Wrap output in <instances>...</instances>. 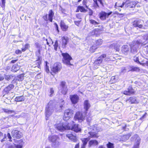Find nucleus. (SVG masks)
Instances as JSON below:
<instances>
[{"label":"nucleus","instance_id":"nucleus-53","mask_svg":"<svg viewBox=\"0 0 148 148\" xmlns=\"http://www.w3.org/2000/svg\"><path fill=\"white\" fill-rule=\"evenodd\" d=\"M87 3V0H84L83 1V4L84 5H85L86 7L88 8V6L86 5V3Z\"/></svg>","mask_w":148,"mask_h":148},{"label":"nucleus","instance_id":"nucleus-38","mask_svg":"<svg viewBox=\"0 0 148 148\" xmlns=\"http://www.w3.org/2000/svg\"><path fill=\"white\" fill-rule=\"evenodd\" d=\"M22 145H15L14 146L11 145L10 146L9 148H22Z\"/></svg>","mask_w":148,"mask_h":148},{"label":"nucleus","instance_id":"nucleus-13","mask_svg":"<svg viewBox=\"0 0 148 148\" xmlns=\"http://www.w3.org/2000/svg\"><path fill=\"white\" fill-rule=\"evenodd\" d=\"M73 134H74V133L73 132L69 133L66 134V136L73 142H76L77 141V139L76 137V136L74 135Z\"/></svg>","mask_w":148,"mask_h":148},{"label":"nucleus","instance_id":"nucleus-9","mask_svg":"<svg viewBox=\"0 0 148 148\" xmlns=\"http://www.w3.org/2000/svg\"><path fill=\"white\" fill-rule=\"evenodd\" d=\"M62 68L61 64L59 62L55 63L53 66L51 71L55 73H56L60 71Z\"/></svg>","mask_w":148,"mask_h":148},{"label":"nucleus","instance_id":"nucleus-60","mask_svg":"<svg viewBox=\"0 0 148 148\" xmlns=\"http://www.w3.org/2000/svg\"><path fill=\"white\" fill-rule=\"evenodd\" d=\"M87 121L88 122H90L91 120V117L90 116H88L87 117Z\"/></svg>","mask_w":148,"mask_h":148},{"label":"nucleus","instance_id":"nucleus-18","mask_svg":"<svg viewBox=\"0 0 148 148\" xmlns=\"http://www.w3.org/2000/svg\"><path fill=\"white\" fill-rule=\"evenodd\" d=\"M84 108L85 110V115H86L87 113V111L90 106V104L89 101L87 100H86L84 103Z\"/></svg>","mask_w":148,"mask_h":148},{"label":"nucleus","instance_id":"nucleus-21","mask_svg":"<svg viewBox=\"0 0 148 148\" xmlns=\"http://www.w3.org/2000/svg\"><path fill=\"white\" fill-rule=\"evenodd\" d=\"M60 26L62 30L64 31H67L69 27L68 26L66 25L65 23L62 21L60 22Z\"/></svg>","mask_w":148,"mask_h":148},{"label":"nucleus","instance_id":"nucleus-59","mask_svg":"<svg viewBox=\"0 0 148 148\" xmlns=\"http://www.w3.org/2000/svg\"><path fill=\"white\" fill-rule=\"evenodd\" d=\"M27 115V114L24 113H22L20 115V116L21 117H25Z\"/></svg>","mask_w":148,"mask_h":148},{"label":"nucleus","instance_id":"nucleus-47","mask_svg":"<svg viewBox=\"0 0 148 148\" xmlns=\"http://www.w3.org/2000/svg\"><path fill=\"white\" fill-rule=\"evenodd\" d=\"M40 49H38L37 51L36 52V54L38 58V59H39L40 57Z\"/></svg>","mask_w":148,"mask_h":148},{"label":"nucleus","instance_id":"nucleus-61","mask_svg":"<svg viewBox=\"0 0 148 148\" xmlns=\"http://www.w3.org/2000/svg\"><path fill=\"white\" fill-rule=\"evenodd\" d=\"M15 53L16 54H21L22 53L21 51L19 50H16L15 51Z\"/></svg>","mask_w":148,"mask_h":148},{"label":"nucleus","instance_id":"nucleus-12","mask_svg":"<svg viewBox=\"0 0 148 148\" xmlns=\"http://www.w3.org/2000/svg\"><path fill=\"white\" fill-rule=\"evenodd\" d=\"M112 12H110L108 13H107L105 12H102L99 14L100 18L102 20H105L107 17L112 14Z\"/></svg>","mask_w":148,"mask_h":148},{"label":"nucleus","instance_id":"nucleus-52","mask_svg":"<svg viewBox=\"0 0 148 148\" xmlns=\"http://www.w3.org/2000/svg\"><path fill=\"white\" fill-rule=\"evenodd\" d=\"M50 92L51 93L50 95V96L51 97L54 93V90L52 88H51L50 89Z\"/></svg>","mask_w":148,"mask_h":148},{"label":"nucleus","instance_id":"nucleus-8","mask_svg":"<svg viewBox=\"0 0 148 148\" xmlns=\"http://www.w3.org/2000/svg\"><path fill=\"white\" fill-rule=\"evenodd\" d=\"M86 115H85V112L83 114L79 112H77L74 117V119L78 121L79 122H82L84 119Z\"/></svg>","mask_w":148,"mask_h":148},{"label":"nucleus","instance_id":"nucleus-54","mask_svg":"<svg viewBox=\"0 0 148 148\" xmlns=\"http://www.w3.org/2000/svg\"><path fill=\"white\" fill-rule=\"evenodd\" d=\"M36 48H37L38 49H40L42 48V47H41L40 45L38 43H36Z\"/></svg>","mask_w":148,"mask_h":148},{"label":"nucleus","instance_id":"nucleus-63","mask_svg":"<svg viewBox=\"0 0 148 148\" xmlns=\"http://www.w3.org/2000/svg\"><path fill=\"white\" fill-rule=\"evenodd\" d=\"M29 45L28 44H26L25 45L24 47L27 50V49L29 48Z\"/></svg>","mask_w":148,"mask_h":148},{"label":"nucleus","instance_id":"nucleus-23","mask_svg":"<svg viewBox=\"0 0 148 148\" xmlns=\"http://www.w3.org/2000/svg\"><path fill=\"white\" fill-rule=\"evenodd\" d=\"M90 137L86 138H83L82 139L83 144L81 148H85V146L87 144L88 142L90 140Z\"/></svg>","mask_w":148,"mask_h":148},{"label":"nucleus","instance_id":"nucleus-24","mask_svg":"<svg viewBox=\"0 0 148 148\" xmlns=\"http://www.w3.org/2000/svg\"><path fill=\"white\" fill-rule=\"evenodd\" d=\"M14 86L13 84H10L7 87L4 88V91L5 92V93L7 94L9 93L10 90H11L14 88Z\"/></svg>","mask_w":148,"mask_h":148},{"label":"nucleus","instance_id":"nucleus-49","mask_svg":"<svg viewBox=\"0 0 148 148\" xmlns=\"http://www.w3.org/2000/svg\"><path fill=\"white\" fill-rule=\"evenodd\" d=\"M90 22L91 23L95 25H97L98 24V22H97L95 20H90Z\"/></svg>","mask_w":148,"mask_h":148},{"label":"nucleus","instance_id":"nucleus-55","mask_svg":"<svg viewBox=\"0 0 148 148\" xmlns=\"http://www.w3.org/2000/svg\"><path fill=\"white\" fill-rule=\"evenodd\" d=\"M36 61L37 66H37L38 68H39L40 67V64H41V62L40 61L38 60H37Z\"/></svg>","mask_w":148,"mask_h":148},{"label":"nucleus","instance_id":"nucleus-27","mask_svg":"<svg viewBox=\"0 0 148 148\" xmlns=\"http://www.w3.org/2000/svg\"><path fill=\"white\" fill-rule=\"evenodd\" d=\"M25 99L24 96L22 95L16 97L15 99V101L18 102H21L23 101Z\"/></svg>","mask_w":148,"mask_h":148},{"label":"nucleus","instance_id":"nucleus-17","mask_svg":"<svg viewBox=\"0 0 148 148\" xmlns=\"http://www.w3.org/2000/svg\"><path fill=\"white\" fill-rule=\"evenodd\" d=\"M70 98L72 103L73 104H76L78 102L79 97L77 95H70Z\"/></svg>","mask_w":148,"mask_h":148},{"label":"nucleus","instance_id":"nucleus-46","mask_svg":"<svg viewBox=\"0 0 148 148\" xmlns=\"http://www.w3.org/2000/svg\"><path fill=\"white\" fill-rule=\"evenodd\" d=\"M97 48V47L95 45L92 46L90 48L91 51L92 52H94L95 50Z\"/></svg>","mask_w":148,"mask_h":148},{"label":"nucleus","instance_id":"nucleus-20","mask_svg":"<svg viewBox=\"0 0 148 148\" xmlns=\"http://www.w3.org/2000/svg\"><path fill=\"white\" fill-rule=\"evenodd\" d=\"M106 57V55L104 54L101 55L99 57L98 59L95 62V64H98L101 63L103 60L102 58H105Z\"/></svg>","mask_w":148,"mask_h":148},{"label":"nucleus","instance_id":"nucleus-32","mask_svg":"<svg viewBox=\"0 0 148 148\" xmlns=\"http://www.w3.org/2000/svg\"><path fill=\"white\" fill-rule=\"evenodd\" d=\"M130 134H128L127 135H124L122 137V140L123 141H125L128 139L131 136Z\"/></svg>","mask_w":148,"mask_h":148},{"label":"nucleus","instance_id":"nucleus-42","mask_svg":"<svg viewBox=\"0 0 148 148\" xmlns=\"http://www.w3.org/2000/svg\"><path fill=\"white\" fill-rule=\"evenodd\" d=\"M108 148H114V144L110 142H108L107 145Z\"/></svg>","mask_w":148,"mask_h":148},{"label":"nucleus","instance_id":"nucleus-45","mask_svg":"<svg viewBox=\"0 0 148 148\" xmlns=\"http://www.w3.org/2000/svg\"><path fill=\"white\" fill-rule=\"evenodd\" d=\"M54 49L56 51H57V48L58 46V41L57 40H56L55 42L54 45Z\"/></svg>","mask_w":148,"mask_h":148},{"label":"nucleus","instance_id":"nucleus-10","mask_svg":"<svg viewBox=\"0 0 148 148\" xmlns=\"http://www.w3.org/2000/svg\"><path fill=\"white\" fill-rule=\"evenodd\" d=\"M73 114V111L71 109H67L64 112V115L63 119L66 121L69 119Z\"/></svg>","mask_w":148,"mask_h":148},{"label":"nucleus","instance_id":"nucleus-34","mask_svg":"<svg viewBox=\"0 0 148 148\" xmlns=\"http://www.w3.org/2000/svg\"><path fill=\"white\" fill-rule=\"evenodd\" d=\"M121 72H120L121 73H125L129 71V68L127 69L125 68V67H122L121 68Z\"/></svg>","mask_w":148,"mask_h":148},{"label":"nucleus","instance_id":"nucleus-44","mask_svg":"<svg viewBox=\"0 0 148 148\" xmlns=\"http://www.w3.org/2000/svg\"><path fill=\"white\" fill-rule=\"evenodd\" d=\"M45 70L47 73H49V66H47V64L48 63L47 62H45Z\"/></svg>","mask_w":148,"mask_h":148},{"label":"nucleus","instance_id":"nucleus-11","mask_svg":"<svg viewBox=\"0 0 148 148\" xmlns=\"http://www.w3.org/2000/svg\"><path fill=\"white\" fill-rule=\"evenodd\" d=\"M125 6L127 8H133L135 6L136 2L134 0H126Z\"/></svg>","mask_w":148,"mask_h":148},{"label":"nucleus","instance_id":"nucleus-56","mask_svg":"<svg viewBox=\"0 0 148 148\" xmlns=\"http://www.w3.org/2000/svg\"><path fill=\"white\" fill-rule=\"evenodd\" d=\"M3 110L4 111V112H5L6 113H12V112L13 111H12L11 110H6L5 109H3Z\"/></svg>","mask_w":148,"mask_h":148},{"label":"nucleus","instance_id":"nucleus-50","mask_svg":"<svg viewBox=\"0 0 148 148\" xmlns=\"http://www.w3.org/2000/svg\"><path fill=\"white\" fill-rule=\"evenodd\" d=\"M133 26L134 27H138L137 20L134 21L132 23Z\"/></svg>","mask_w":148,"mask_h":148},{"label":"nucleus","instance_id":"nucleus-64","mask_svg":"<svg viewBox=\"0 0 148 148\" xmlns=\"http://www.w3.org/2000/svg\"><path fill=\"white\" fill-rule=\"evenodd\" d=\"M144 26L145 29H146L148 27V20L145 23Z\"/></svg>","mask_w":148,"mask_h":148},{"label":"nucleus","instance_id":"nucleus-16","mask_svg":"<svg viewBox=\"0 0 148 148\" xmlns=\"http://www.w3.org/2000/svg\"><path fill=\"white\" fill-rule=\"evenodd\" d=\"M135 93L134 89L131 86H129L127 88V90L124 91L123 93L126 95H130Z\"/></svg>","mask_w":148,"mask_h":148},{"label":"nucleus","instance_id":"nucleus-26","mask_svg":"<svg viewBox=\"0 0 148 148\" xmlns=\"http://www.w3.org/2000/svg\"><path fill=\"white\" fill-rule=\"evenodd\" d=\"M143 21L142 20H137L138 27L140 29H145V27L143 25Z\"/></svg>","mask_w":148,"mask_h":148},{"label":"nucleus","instance_id":"nucleus-48","mask_svg":"<svg viewBox=\"0 0 148 148\" xmlns=\"http://www.w3.org/2000/svg\"><path fill=\"white\" fill-rule=\"evenodd\" d=\"M114 46L115 49H116V51H119V47H120V45L119 44L118 45L116 44H114Z\"/></svg>","mask_w":148,"mask_h":148},{"label":"nucleus","instance_id":"nucleus-22","mask_svg":"<svg viewBox=\"0 0 148 148\" xmlns=\"http://www.w3.org/2000/svg\"><path fill=\"white\" fill-rule=\"evenodd\" d=\"M68 41V37H63L62 38V47L64 48L66 47V45L67 44Z\"/></svg>","mask_w":148,"mask_h":148},{"label":"nucleus","instance_id":"nucleus-57","mask_svg":"<svg viewBox=\"0 0 148 148\" xmlns=\"http://www.w3.org/2000/svg\"><path fill=\"white\" fill-rule=\"evenodd\" d=\"M88 9L89 10V12H88L90 16H92L93 13V11L90 8Z\"/></svg>","mask_w":148,"mask_h":148},{"label":"nucleus","instance_id":"nucleus-37","mask_svg":"<svg viewBox=\"0 0 148 148\" xmlns=\"http://www.w3.org/2000/svg\"><path fill=\"white\" fill-rule=\"evenodd\" d=\"M125 2H123L122 4L119 3L118 2H116L114 6L115 7V8H116V7L123 8L124 5H125Z\"/></svg>","mask_w":148,"mask_h":148},{"label":"nucleus","instance_id":"nucleus-40","mask_svg":"<svg viewBox=\"0 0 148 148\" xmlns=\"http://www.w3.org/2000/svg\"><path fill=\"white\" fill-rule=\"evenodd\" d=\"M78 8L81 12H85L87 11V10L85 9L83 6H79Z\"/></svg>","mask_w":148,"mask_h":148},{"label":"nucleus","instance_id":"nucleus-14","mask_svg":"<svg viewBox=\"0 0 148 148\" xmlns=\"http://www.w3.org/2000/svg\"><path fill=\"white\" fill-rule=\"evenodd\" d=\"M12 135L13 138H20L21 137L22 134L21 132L20 131L14 130L12 131Z\"/></svg>","mask_w":148,"mask_h":148},{"label":"nucleus","instance_id":"nucleus-5","mask_svg":"<svg viewBox=\"0 0 148 148\" xmlns=\"http://www.w3.org/2000/svg\"><path fill=\"white\" fill-rule=\"evenodd\" d=\"M140 42L137 40L133 42L130 47L131 52L133 54H135L137 52V49L138 47Z\"/></svg>","mask_w":148,"mask_h":148},{"label":"nucleus","instance_id":"nucleus-29","mask_svg":"<svg viewBox=\"0 0 148 148\" xmlns=\"http://www.w3.org/2000/svg\"><path fill=\"white\" fill-rule=\"evenodd\" d=\"M6 135L5 134H3V133L0 132V139H1V141L3 142L6 140Z\"/></svg>","mask_w":148,"mask_h":148},{"label":"nucleus","instance_id":"nucleus-4","mask_svg":"<svg viewBox=\"0 0 148 148\" xmlns=\"http://www.w3.org/2000/svg\"><path fill=\"white\" fill-rule=\"evenodd\" d=\"M62 55L63 58L62 61L64 64L69 66L72 65L70 63V60L72 58L68 53H62Z\"/></svg>","mask_w":148,"mask_h":148},{"label":"nucleus","instance_id":"nucleus-33","mask_svg":"<svg viewBox=\"0 0 148 148\" xmlns=\"http://www.w3.org/2000/svg\"><path fill=\"white\" fill-rule=\"evenodd\" d=\"M24 75H18L16 77V79L19 81H22L24 79Z\"/></svg>","mask_w":148,"mask_h":148},{"label":"nucleus","instance_id":"nucleus-31","mask_svg":"<svg viewBox=\"0 0 148 148\" xmlns=\"http://www.w3.org/2000/svg\"><path fill=\"white\" fill-rule=\"evenodd\" d=\"M129 71H138L139 69L138 68L134 67L132 66H130L128 67Z\"/></svg>","mask_w":148,"mask_h":148},{"label":"nucleus","instance_id":"nucleus-39","mask_svg":"<svg viewBox=\"0 0 148 148\" xmlns=\"http://www.w3.org/2000/svg\"><path fill=\"white\" fill-rule=\"evenodd\" d=\"M133 60L135 62L137 63H140V62L139 60L138 56V54H136L134 57Z\"/></svg>","mask_w":148,"mask_h":148},{"label":"nucleus","instance_id":"nucleus-28","mask_svg":"<svg viewBox=\"0 0 148 148\" xmlns=\"http://www.w3.org/2000/svg\"><path fill=\"white\" fill-rule=\"evenodd\" d=\"M98 144V142L96 140H90L88 143V146L90 147L92 145H97Z\"/></svg>","mask_w":148,"mask_h":148},{"label":"nucleus","instance_id":"nucleus-58","mask_svg":"<svg viewBox=\"0 0 148 148\" xmlns=\"http://www.w3.org/2000/svg\"><path fill=\"white\" fill-rule=\"evenodd\" d=\"M5 0H2V4L1 5V6L3 8L4 7L5 5Z\"/></svg>","mask_w":148,"mask_h":148},{"label":"nucleus","instance_id":"nucleus-2","mask_svg":"<svg viewBox=\"0 0 148 148\" xmlns=\"http://www.w3.org/2000/svg\"><path fill=\"white\" fill-rule=\"evenodd\" d=\"M53 102L52 101H50L48 103L45 108V114L46 119L48 120V118L52 113L53 112Z\"/></svg>","mask_w":148,"mask_h":148},{"label":"nucleus","instance_id":"nucleus-30","mask_svg":"<svg viewBox=\"0 0 148 148\" xmlns=\"http://www.w3.org/2000/svg\"><path fill=\"white\" fill-rule=\"evenodd\" d=\"M128 101L131 103H135L137 102L136 99L135 97H131L130 98Z\"/></svg>","mask_w":148,"mask_h":148},{"label":"nucleus","instance_id":"nucleus-7","mask_svg":"<svg viewBox=\"0 0 148 148\" xmlns=\"http://www.w3.org/2000/svg\"><path fill=\"white\" fill-rule=\"evenodd\" d=\"M66 82L64 81L62 82L58 88L59 91L63 95H66L68 89L66 85Z\"/></svg>","mask_w":148,"mask_h":148},{"label":"nucleus","instance_id":"nucleus-36","mask_svg":"<svg viewBox=\"0 0 148 148\" xmlns=\"http://www.w3.org/2000/svg\"><path fill=\"white\" fill-rule=\"evenodd\" d=\"M99 29H95L93 30L91 32H90L89 33V34L90 36L93 35L95 34H98V31H99Z\"/></svg>","mask_w":148,"mask_h":148},{"label":"nucleus","instance_id":"nucleus-41","mask_svg":"<svg viewBox=\"0 0 148 148\" xmlns=\"http://www.w3.org/2000/svg\"><path fill=\"white\" fill-rule=\"evenodd\" d=\"M102 43V40L101 39L97 40L96 42L95 45L97 46H99L101 45Z\"/></svg>","mask_w":148,"mask_h":148},{"label":"nucleus","instance_id":"nucleus-35","mask_svg":"<svg viewBox=\"0 0 148 148\" xmlns=\"http://www.w3.org/2000/svg\"><path fill=\"white\" fill-rule=\"evenodd\" d=\"M90 135V138H97L98 137V136L96 133H95L94 132H89Z\"/></svg>","mask_w":148,"mask_h":148},{"label":"nucleus","instance_id":"nucleus-51","mask_svg":"<svg viewBox=\"0 0 148 148\" xmlns=\"http://www.w3.org/2000/svg\"><path fill=\"white\" fill-rule=\"evenodd\" d=\"M116 76H112L110 80L112 81V82H116Z\"/></svg>","mask_w":148,"mask_h":148},{"label":"nucleus","instance_id":"nucleus-3","mask_svg":"<svg viewBox=\"0 0 148 148\" xmlns=\"http://www.w3.org/2000/svg\"><path fill=\"white\" fill-rule=\"evenodd\" d=\"M48 140L52 143V145L54 147H58L60 144L59 138L57 135H52L49 136Z\"/></svg>","mask_w":148,"mask_h":148},{"label":"nucleus","instance_id":"nucleus-62","mask_svg":"<svg viewBox=\"0 0 148 148\" xmlns=\"http://www.w3.org/2000/svg\"><path fill=\"white\" fill-rule=\"evenodd\" d=\"M54 25H55V28H56V30H57V31L58 32H59V29H58V25L56 23H54Z\"/></svg>","mask_w":148,"mask_h":148},{"label":"nucleus","instance_id":"nucleus-43","mask_svg":"<svg viewBox=\"0 0 148 148\" xmlns=\"http://www.w3.org/2000/svg\"><path fill=\"white\" fill-rule=\"evenodd\" d=\"M94 2V7L95 8H99V5L98 4L97 1V0H93Z\"/></svg>","mask_w":148,"mask_h":148},{"label":"nucleus","instance_id":"nucleus-19","mask_svg":"<svg viewBox=\"0 0 148 148\" xmlns=\"http://www.w3.org/2000/svg\"><path fill=\"white\" fill-rule=\"evenodd\" d=\"M130 47L127 45H124L122 47V51L124 54H127L130 50Z\"/></svg>","mask_w":148,"mask_h":148},{"label":"nucleus","instance_id":"nucleus-15","mask_svg":"<svg viewBox=\"0 0 148 148\" xmlns=\"http://www.w3.org/2000/svg\"><path fill=\"white\" fill-rule=\"evenodd\" d=\"M134 138H136L135 143L133 148H139V145L140 141V139L138 135H135Z\"/></svg>","mask_w":148,"mask_h":148},{"label":"nucleus","instance_id":"nucleus-25","mask_svg":"<svg viewBox=\"0 0 148 148\" xmlns=\"http://www.w3.org/2000/svg\"><path fill=\"white\" fill-rule=\"evenodd\" d=\"M49 14L48 15V20L50 22H52L53 20V18L54 15V13L52 10H50L49 11Z\"/></svg>","mask_w":148,"mask_h":148},{"label":"nucleus","instance_id":"nucleus-1","mask_svg":"<svg viewBox=\"0 0 148 148\" xmlns=\"http://www.w3.org/2000/svg\"><path fill=\"white\" fill-rule=\"evenodd\" d=\"M55 127L58 130L63 132L69 129V123L66 121H58L55 125Z\"/></svg>","mask_w":148,"mask_h":148},{"label":"nucleus","instance_id":"nucleus-6","mask_svg":"<svg viewBox=\"0 0 148 148\" xmlns=\"http://www.w3.org/2000/svg\"><path fill=\"white\" fill-rule=\"evenodd\" d=\"M69 123V129H71L76 132L81 131V129L79 126L78 124H76L73 121H71Z\"/></svg>","mask_w":148,"mask_h":148}]
</instances>
